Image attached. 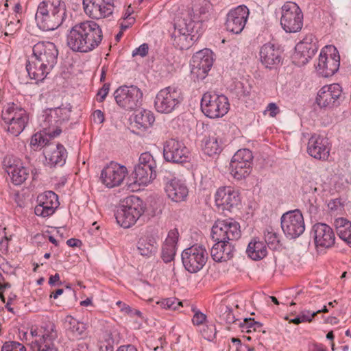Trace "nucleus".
Segmentation results:
<instances>
[{"mask_svg":"<svg viewBox=\"0 0 351 351\" xmlns=\"http://www.w3.org/2000/svg\"><path fill=\"white\" fill-rule=\"evenodd\" d=\"M103 38L101 27L93 21L75 25L66 36L67 46L74 52L88 53L97 48Z\"/></svg>","mask_w":351,"mask_h":351,"instance_id":"1","label":"nucleus"},{"mask_svg":"<svg viewBox=\"0 0 351 351\" xmlns=\"http://www.w3.org/2000/svg\"><path fill=\"white\" fill-rule=\"evenodd\" d=\"M66 17V8L62 0H43L39 3L35 16L38 26L43 31L57 29Z\"/></svg>","mask_w":351,"mask_h":351,"instance_id":"2","label":"nucleus"},{"mask_svg":"<svg viewBox=\"0 0 351 351\" xmlns=\"http://www.w3.org/2000/svg\"><path fill=\"white\" fill-rule=\"evenodd\" d=\"M145 210L143 201L136 196L126 197L118 208L115 217L123 228H128L136 223Z\"/></svg>","mask_w":351,"mask_h":351,"instance_id":"3","label":"nucleus"},{"mask_svg":"<svg viewBox=\"0 0 351 351\" xmlns=\"http://www.w3.org/2000/svg\"><path fill=\"white\" fill-rule=\"evenodd\" d=\"M189 12H180V15L176 19L174 23V32L173 34V45L178 49L183 50L189 49L193 43L192 34L194 32L193 22H188L190 16Z\"/></svg>","mask_w":351,"mask_h":351,"instance_id":"4","label":"nucleus"},{"mask_svg":"<svg viewBox=\"0 0 351 351\" xmlns=\"http://www.w3.org/2000/svg\"><path fill=\"white\" fill-rule=\"evenodd\" d=\"M230 104L223 95L207 92L202 96L201 109L202 112L210 119L219 118L228 112Z\"/></svg>","mask_w":351,"mask_h":351,"instance_id":"5","label":"nucleus"},{"mask_svg":"<svg viewBox=\"0 0 351 351\" xmlns=\"http://www.w3.org/2000/svg\"><path fill=\"white\" fill-rule=\"evenodd\" d=\"M182 100L183 97L179 88L175 86H167L156 94L154 107L160 113L169 114L179 106Z\"/></svg>","mask_w":351,"mask_h":351,"instance_id":"6","label":"nucleus"},{"mask_svg":"<svg viewBox=\"0 0 351 351\" xmlns=\"http://www.w3.org/2000/svg\"><path fill=\"white\" fill-rule=\"evenodd\" d=\"M1 117L8 125V132L14 136L24 130L29 121L27 112L14 104L2 111Z\"/></svg>","mask_w":351,"mask_h":351,"instance_id":"7","label":"nucleus"},{"mask_svg":"<svg viewBox=\"0 0 351 351\" xmlns=\"http://www.w3.org/2000/svg\"><path fill=\"white\" fill-rule=\"evenodd\" d=\"M280 25L288 33H295L303 26V13L298 5L287 1L281 8Z\"/></svg>","mask_w":351,"mask_h":351,"instance_id":"8","label":"nucleus"},{"mask_svg":"<svg viewBox=\"0 0 351 351\" xmlns=\"http://www.w3.org/2000/svg\"><path fill=\"white\" fill-rule=\"evenodd\" d=\"M143 93L136 86H122L114 93L116 103L126 110H132L139 107L143 101Z\"/></svg>","mask_w":351,"mask_h":351,"instance_id":"9","label":"nucleus"},{"mask_svg":"<svg viewBox=\"0 0 351 351\" xmlns=\"http://www.w3.org/2000/svg\"><path fill=\"white\" fill-rule=\"evenodd\" d=\"M156 162L149 152L141 154L138 164L135 167V182L139 185H147L156 178Z\"/></svg>","mask_w":351,"mask_h":351,"instance_id":"10","label":"nucleus"},{"mask_svg":"<svg viewBox=\"0 0 351 351\" xmlns=\"http://www.w3.org/2000/svg\"><path fill=\"white\" fill-rule=\"evenodd\" d=\"M240 225L232 219L217 220L211 230L213 240H224L234 243L241 237Z\"/></svg>","mask_w":351,"mask_h":351,"instance_id":"11","label":"nucleus"},{"mask_svg":"<svg viewBox=\"0 0 351 351\" xmlns=\"http://www.w3.org/2000/svg\"><path fill=\"white\" fill-rule=\"evenodd\" d=\"M208 259V253L200 245H193L183 250L182 261L184 268L190 273H196L201 270Z\"/></svg>","mask_w":351,"mask_h":351,"instance_id":"12","label":"nucleus"},{"mask_svg":"<svg viewBox=\"0 0 351 351\" xmlns=\"http://www.w3.org/2000/svg\"><path fill=\"white\" fill-rule=\"evenodd\" d=\"M281 228L289 239L299 237L305 230L304 217L300 210L288 211L281 217Z\"/></svg>","mask_w":351,"mask_h":351,"instance_id":"13","label":"nucleus"},{"mask_svg":"<svg viewBox=\"0 0 351 351\" xmlns=\"http://www.w3.org/2000/svg\"><path fill=\"white\" fill-rule=\"evenodd\" d=\"M252 159V153L250 149H241L238 150L233 156L230 163V170L232 176L237 180H241L247 176L250 173Z\"/></svg>","mask_w":351,"mask_h":351,"instance_id":"14","label":"nucleus"},{"mask_svg":"<svg viewBox=\"0 0 351 351\" xmlns=\"http://www.w3.org/2000/svg\"><path fill=\"white\" fill-rule=\"evenodd\" d=\"M164 173L162 181L167 197L175 202L185 201L189 195V189L185 182L173 176L169 172L165 171Z\"/></svg>","mask_w":351,"mask_h":351,"instance_id":"15","label":"nucleus"},{"mask_svg":"<svg viewBox=\"0 0 351 351\" xmlns=\"http://www.w3.org/2000/svg\"><path fill=\"white\" fill-rule=\"evenodd\" d=\"M213 63L212 51L205 49L195 53L191 62V75L195 80H204Z\"/></svg>","mask_w":351,"mask_h":351,"instance_id":"16","label":"nucleus"},{"mask_svg":"<svg viewBox=\"0 0 351 351\" xmlns=\"http://www.w3.org/2000/svg\"><path fill=\"white\" fill-rule=\"evenodd\" d=\"M82 4L85 14L95 20L109 17L114 10L112 0H83Z\"/></svg>","mask_w":351,"mask_h":351,"instance_id":"17","label":"nucleus"},{"mask_svg":"<svg viewBox=\"0 0 351 351\" xmlns=\"http://www.w3.org/2000/svg\"><path fill=\"white\" fill-rule=\"evenodd\" d=\"M250 15V10L244 5L231 9L226 15V28L227 31L235 34L243 30Z\"/></svg>","mask_w":351,"mask_h":351,"instance_id":"18","label":"nucleus"},{"mask_svg":"<svg viewBox=\"0 0 351 351\" xmlns=\"http://www.w3.org/2000/svg\"><path fill=\"white\" fill-rule=\"evenodd\" d=\"M128 173L127 168L114 162H110L102 169L100 180L108 188L121 185Z\"/></svg>","mask_w":351,"mask_h":351,"instance_id":"19","label":"nucleus"},{"mask_svg":"<svg viewBox=\"0 0 351 351\" xmlns=\"http://www.w3.org/2000/svg\"><path fill=\"white\" fill-rule=\"evenodd\" d=\"M293 61L298 66L306 64L317 51V43L313 34L306 35L295 47Z\"/></svg>","mask_w":351,"mask_h":351,"instance_id":"20","label":"nucleus"},{"mask_svg":"<svg viewBox=\"0 0 351 351\" xmlns=\"http://www.w3.org/2000/svg\"><path fill=\"white\" fill-rule=\"evenodd\" d=\"M189 151L182 141L175 138L167 140L163 148L165 160L174 163H182L187 160Z\"/></svg>","mask_w":351,"mask_h":351,"instance_id":"21","label":"nucleus"},{"mask_svg":"<svg viewBox=\"0 0 351 351\" xmlns=\"http://www.w3.org/2000/svg\"><path fill=\"white\" fill-rule=\"evenodd\" d=\"M215 205L222 211H231L241 202L239 193L232 186L219 187L215 195Z\"/></svg>","mask_w":351,"mask_h":351,"instance_id":"22","label":"nucleus"},{"mask_svg":"<svg viewBox=\"0 0 351 351\" xmlns=\"http://www.w3.org/2000/svg\"><path fill=\"white\" fill-rule=\"evenodd\" d=\"M33 58L48 65L49 68H53L57 63L58 50L54 43L51 42H38L32 49Z\"/></svg>","mask_w":351,"mask_h":351,"instance_id":"23","label":"nucleus"},{"mask_svg":"<svg viewBox=\"0 0 351 351\" xmlns=\"http://www.w3.org/2000/svg\"><path fill=\"white\" fill-rule=\"evenodd\" d=\"M324 49L321 51L319 56L318 62L315 68L317 71L323 77H328L333 75L339 68L340 57L336 49H334V53L330 55L327 54L326 50Z\"/></svg>","mask_w":351,"mask_h":351,"instance_id":"24","label":"nucleus"},{"mask_svg":"<svg viewBox=\"0 0 351 351\" xmlns=\"http://www.w3.org/2000/svg\"><path fill=\"white\" fill-rule=\"evenodd\" d=\"M342 88L339 84L324 86L317 93L316 102L321 108H332L339 104Z\"/></svg>","mask_w":351,"mask_h":351,"instance_id":"25","label":"nucleus"},{"mask_svg":"<svg viewBox=\"0 0 351 351\" xmlns=\"http://www.w3.org/2000/svg\"><path fill=\"white\" fill-rule=\"evenodd\" d=\"M3 165L15 185L23 184L29 177V169L23 166L19 160L7 156L3 160Z\"/></svg>","mask_w":351,"mask_h":351,"instance_id":"26","label":"nucleus"},{"mask_svg":"<svg viewBox=\"0 0 351 351\" xmlns=\"http://www.w3.org/2000/svg\"><path fill=\"white\" fill-rule=\"evenodd\" d=\"M330 147L328 140L314 134L308 139L307 145L308 154L318 160H327L330 154Z\"/></svg>","mask_w":351,"mask_h":351,"instance_id":"27","label":"nucleus"},{"mask_svg":"<svg viewBox=\"0 0 351 351\" xmlns=\"http://www.w3.org/2000/svg\"><path fill=\"white\" fill-rule=\"evenodd\" d=\"M312 233L317 247L330 248L335 244V233L326 223H315L313 226Z\"/></svg>","mask_w":351,"mask_h":351,"instance_id":"28","label":"nucleus"},{"mask_svg":"<svg viewBox=\"0 0 351 351\" xmlns=\"http://www.w3.org/2000/svg\"><path fill=\"white\" fill-rule=\"evenodd\" d=\"M261 63L267 68L272 69L281 62V52L274 44L270 43L263 45L259 52Z\"/></svg>","mask_w":351,"mask_h":351,"instance_id":"29","label":"nucleus"},{"mask_svg":"<svg viewBox=\"0 0 351 351\" xmlns=\"http://www.w3.org/2000/svg\"><path fill=\"white\" fill-rule=\"evenodd\" d=\"M215 243L210 250V255L216 262H224L233 257L234 252V243L232 241L213 240Z\"/></svg>","mask_w":351,"mask_h":351,"instance_id":"30","label":"nucleus"},{"mask_svg":"<svg viewBox=\"0 0 351 351\" xmlns=\"http://www.w3.org/2000/svg\"><path fill=\"white\" fill-rule=\"evenodd\" d=\"M44 154L49 165L62 166L65 163L67 153L61 144H49L45 147Z\"/></svg>","mask_w":351,"mask_h":351,"instance_id":"31","label":"nucleus"},{"mask_svg":"<svg viewBox=\"0 0 351 351\" xmlns=\"http://www.w3.org/2000/svg\"><path fill=\"white\" fill-rule=\"evenodd\" d=\"M158 244L157 236L147 234L141 237L136 243L138 253L145 258L155 256L158 251Z\"/></svg>","mask_w":351,"mask_h":351,"instance_id":"32","label":"nucleus"},{"mask_svg":"<svg viewBox=\"0 0 351 351\" xmlns=\"http://www.w3.org/2000/svg\"><path fill=\"white\" fill-rule=\"evenodd\" d=\"M178 237L179 233L176 228L171 230L169 232L167 237L162 247L161 258L165 263H170L174 259Z\"/></svg>","mask_w":351,"mask_h":351,"instance_id":"33","label":"nucleus"},{"mask_svg":"<svg viewBox=\"0 0 351 351\" xmlns=\"http://www.w3.org/2000/svg\"><path fill=\"white\" fill-rule=\"evenodd\" d=\"M52 68H49L48 65L38 61L32 57V60L28 61L26 64V70L28 75L36 82H42L51 71Z\"/></svg>","mask_w":351,"mask_h":351,"instance_id":"34","label":"nucleus"},{"mask_svg":"<svg viewBox=\"0 0 351 351\" xmlns=\"http://www.w3.org/2000/svg\"><path fill=\"white\" fill-rule=\"evenodd\" d=\"M210 1H204V4L195 10L190 8H186L182 12H189L190 16L188 18V22H193L194 27L199 23H202L208 20L210 16Z\"/></svg>","mask_w":351,"mask_h":351,"instance_id":"35","label":"nucleus"},{"mask_svg":"<svg viewBox=\"0 0 351 351\" xmlns=\"http://www.w3.org/2000/svg\"><path fill=\"white\" fill-rule=\"evenodd\" d=\"M51 108L48 109L44 115V119L41 124L45 134L51 138H54L60 135L62 130L60 129V123L57 118H51Z\"/></svg>","mask_w":351,"mask_h":351,"instance_id":"36","label":"nucleus"},{"mask_svg":"<svg viewBox=\"0 0 351 351\" xmlns=\"http://www.w3.org/2000/svg\"><path fill=\"white\" fill-rule=\"evenodd\" d=\"M154 121V114L147 110L137 111L134 116L135 125L142 131H145L152 127Z\"/></svg>","mask_w":351,"mask_h":351,"instance_id":"37","label":"nucleus"},{"mask_svg":"<svg viewBox=\"0 0 351 351\" xmlns=\"http://www.w3.org/2000/svg\"><path fill=\"white\" fill-rule=\"evenodd\" d=\"M246 252L248 256L254 261L263 259L267 254V247L264 243L257 239H254L250 242Z\"/></svg>","mask_w":351,"mask_h":351,"instance_id":"38","label":"nucleus"},{"mask_svg":"<svg viewBox=\"0 0 351 351\" xmlns=\"http://www.w3.org/2000/svg\"><path fill=\"white\" fill-rule=\"evenodd\" d=\"M337 235L351 247V222L345 218H338L335 221Z\"/></svg>","mask_w":351,"mask_h":351,"instance_id":"39","label":"nucleus"},{"mask_svg":"<svg viewBox=\"0 0 351 351\" xmlns=\"http://www.w3.org/2000/svg\"><path fill=\"white\" fill-rule=\"evenodd\" d=\"M64 327L69 331L73 337L81 338L86 330V324L79 322L71 315H67L64 318Z\"/></svg>","mask_w":351,"mask_h":351,"instance_id":"40","label":"nucleus"},{"mask_svg":"<svg viewBox=\"0 0 351 351\" xmlns=\"http://www.w3.org/2000/svg\"><path fill=\"white\" fill-rule=\"evenodd\" d=\"M222 142L215 134L206 137L204 141L203 151L209 156L219 154L222 150Z\"/></svg>","mask_w":351,"mask_h":351,"instance_id":"41","label":"nucleus"},{"mask_svg":"<svg viewBox=\"0 0 351 351\" xmlns=\"http://www.w3.org/2000/svg\"><path fill=\"white\" fill-rule=\"evenodd\" d=\"M57 337L58 334L55 325L52 323H49L43 328L41 337L39 339H36L35 343L36 346H38V344L54 346L53 341Z\"/></svg>","mask_w":351,"mask_h":351,"instance_id":"42","label":"nucleus"},{"mask_svg":"<svg viewBox=\"0 0 351 351\" xmlns=\"http://www.w3.org/2000/svg\"><path fill=\"white\" fill-rule=\"evenodd\" d=\"M37 204L54 207L56 209L59 206L58 195L51 191H45L38 195L37 197Z\"/></svg>","mask_w":351,"mask_h":351,"instance_id":"43","label":"nucleus"},{"mask_svg":"<svg viewBox=\"0 0 351 351\" xmlns=\"http://www.w3.org/2000/svg\"><path fill=\"white\" fill-rule=\"evenodd\" d=\"M265 241L270 249L276 250L280 245L278 234L272 228H268L264 232Z\"/></svg>","mask_w":351,"mask_h":351,"instance_id":"44","label":"nucleus"},{"mask_svg":"<svg viewBox=\"0 0 351 351\" xmlns=\"http://www.w3.org/2000/svg\"><path fill=\"white\" fill-rule=\"evenodd\" d=\"M71 110L66 107L51 108V118H57L60 124L67 121L70 117Z\"/></svg>","mask_w":351,"mask_h":351,"instance_id":"45","label":"nucleus"},{"mask_svg":"<svg viewBox=\"0 0 351 351\" xmlns=\"http://www.w3.org/2000/svg\"><path fill=\"white\" fill-rule=\"evenodd\" d=\"M160 306L165 309L176 311L182 306V303L176 298H169L162 300Z\"/></svg>","mask_w":351,"mask_h":351,"instance_id":"46","label":"nucleus"},{"mask_svg":"<svg viewBox=\"0 0 351 351\" xmlns=\"http://www.w3.org/2000/svg\"><path fill=\"white\" fill-rule=\"evenodd\" d=\"M56 209L54 207L47 206L45 205L38 204L34 208V213L37 216L47 217L53 215Z\"/></svg>","mask_w":351,"mask_h":351,"instance_id":"47","label":"nucleus"},{"mask_svg":"<svg viewBox=\"0 0 351 351\" xmlns=\"http://www.w3.org/2000/svg\"><path fill=\"white\" fill-rule=\"evenodd\" d=\"M1 351H26V348L19 342H5L2 346Z\"/></svg>","mask_w":351,"mask_h":351,"instance_id":"48","label":"nucleus"},{"mask_svg":"<svg viewBox=\"0 0 351 351\" xmlns=\"http://www.w3.org/2000/svg\"><path fill=\"white\" fill-rule=\"evenodd\" d=\"M194 315L192 319V322L195 326L202 325L206 320V315L201 312L199 310L193 308Z\"/></svg>","mask_w":351,"mask_h":351,"instance_id":"49","label":"nucleus"},{"mask_svg":"<svg viewBox=\"0 0 351 351\" xmlns=\"http://www.w3.org/2000/svg\"><path fill=\"white\" fill-rule=\"evenodd\" d=\"M223 308L224 311L221 315V319L229 324L235 323L237 320L234 317L232 310L228 306H224Z\"/></svg>","mask_w":351,"mask_h":351,"instance_id":"50","label":"nucleus"},{"mask_svg":"<svg viewBox=\"0 0 351 351\" xmlns=\"http://www.w3.org/2000/svg\"><path fill=\"white\" fill-rule=\"evenodd\" d=\"M254 319L252 318H245L243 321L239 322V326L242 331L245 330L246 332H251L254 326Z\"/></svg>","mask_w":351,"mask_h":351,"instance_id":"51","label":"nucleus"},{"mask_svg":"<svg viewBox=\"0 0 351 351\" xmlns=\"http://www.w3.org/2000/svg\"><path fill=\"white\" fill-rule=\"evenodd\" d=\"M30 144L34 147L47 145L45 143V139L40 133H36L32 136Z\"/></svg>","mask_w":351,"mask_h":351,"instance_id":"52","label":"nucleus"},{"mask_svg":"<svg viewBox=\"0 0 351 351\" xmlns=\"http://www.w3.org/2000/svg\"><path fill=\"white\" fill-rule=\"evenodd\" d=\"M267 112H269L271 117H275L280 112V108L276 104L271 102L267 105L263 114H266Z\"/></svg>","mask_w":351,"mask_h":351,"instance_id":"53","label":"nucleus"},{"mask_svg":"<svg viewBox=\"0 0 351 351\" xmlns=\"http://www.w3.org/2000/svg\"><path fill=\"white\" fill-rule=\"evenodd\" d=\"M148 45L143 43L132 51V56H140L145 57L148 53Z\"/></svg>","mask_w":351,"mask_h":351,"instance_id":"54","label":"nucleus"},{"mask_svg":"<svg viewBox=\"0 0 351 351\" xmlns=\"http://www.w3.org/2000/svg\"><path fill=\"white\" fill-rule=\"evenodd\" d=\"M110 90V84H104L102 86V88L98 91L97 96H98V101L101 102L103 101L107 95L109 93Z\"/></svg>","mask_w":351,"mask_h":351,"instance_id":"55","label":"nucleus"},{"mask_svg":"<svg viewBox=\"0 0 351 351\" xmlns=\"http://www.w3.org/2000/svg\"><path fill=\"white\" fill-rule=\"evenodd\" d=\"M302 322H311L313 318L315 316V311L311 312L309 311H303L299 315Z\"/></svg>","mask_w":351,"mask_h":351,"instance_id":"56","label":"nucleus"},{"mask_svg":"<svg viewBox=\"0 0 351 351\" xmlns=\"http://www.w3.org/2000/svg\"><path fill=\"white\" fill-rule=\"evenodd\" d=\"M93 119L95 122L101 123L104 121V113L100 110H97L93 112Z\"/></svg>","mask_w":351,"mask_h":351,"instance_id":"57","label":"nucleus"},{"mask_svg":"<svg viewBox=\"0 0 351 351\" xmlns=\"http://www.w3.org/2000/svg\"><path fill=\"white\" fill-rule=\"evenodd\" d=\"M37 351H58L54 346L38 344Z\"/></svg>","mask_w":351,"mask_h":351,"instance_id":"58","label":"nucleus"},{"mask_svg":"<svg viewBox=\"0 0 351 351\" xmlns=\"http://www.w3.org/2000/svg\"><path fill=\"white\" fill-rule=\"evenodd\" d=\"M3 280V277L0 274V291H5L6 289H10L12 287L10 282H5Z\"/></svg>","mask_w":351,"mask_h":351,"instance_id":"59","label":"nucleus"},{"mask_svg":"<svg viewBox=\"0 0 351 351\" xmlns=\"http://www.w3.org/2000/svg\"><path fill=\"white\" fill-rule=\"evenodd\" d=\"M56 283L58 285H61V282H60V276L58 274H56L53 276H51L49 280V284L51 285H54Z\"/></svg>","mask_w":351,"mask_h":351,"instance_id":"60","label":"nucleus"},{"mask_svg":"<svg viewBox=\"0 0 351 351\" xmlns=\"http://www.w3.org/2000/svg\"><path fill=\"white\" fill-rule=\"evenodd\" d=\"M117 351H138L132 345L121 346Z\"/></svg>","mask_w":351,"mask_h":351,"instance_id":"61","label":"nucleus"},{"mask_svg":"<svg viewBox=\"0 0 351 351\" xmlns=\"http://www.w3.org/2000/svg\"><path fill=\"white\" fill-rule=\"evenodd\" d=\"M81 243V241L79 239H69L66 241V244L70 247H76L78 246L79 244Z\"/></svg>","mask_w":351,"mask_h":351,"instance_id":"62","label":"nucleus"},{"mask_svg":"<svg viewBox=\"0 0 351 351\" xmlns=\"http://www.w3.org/2000/svg\"><path fill=\"white\" fill-rule=\"evenodd\" d=\"M64 292V290L62 289H58L55 292L52 293L50 295V298H53L54 299H56L58 298L59 295L62 294Z\"/></svg>","mask_w":351,"mask_h":351,"instance_id":"63","label":"nucleus"},{"mask_svg":"<svg viewBox=\"0 0 351 351\" xmlns=\"http://www.w3.org/2000/svg\"><path fill=\"white\" fill-rule=\"evenodd\" d=\"M285 319L289 320V323H293L295 324H299L302 323V320L299 315L298 317H296L293 319H289L287 317H285Z\"/></svg>","mask_w":351,"mask_h":351,"instance_id":"64","label":"nucleus"}]
</instances>
